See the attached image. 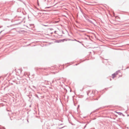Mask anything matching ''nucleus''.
<instances>
[{
	"label": "nucleus",
	"mask_w": 129,
	"mask_h": 129,
	"mask_svg": "<svg viewBox=\"0 0 129 129\" xmlns=\"http://www.w3.org/2000/svg\"><path fill=\"white\" fill-rule=\"evenodd\" d=\"M117 74L118 73H116L113 74L112 75V78L114 79L115 77H116V76L117 75Z\"/></svg>",
	"instance_id": "nucleus-1"
}]
</instances>
